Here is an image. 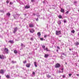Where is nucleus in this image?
Listing matches in <instances>:
<instances>
[{
  "label": "nucleus",
  "instance_id": "1",
  "mask_svg": "<svg viewBox=\"0 0 79 79\" xmlns=\"http://www.w3.org/2000/svg\"><path fill=\"white\" fill-rule=\"evenodd\" d=\"M4 52H5L6 54H8L9 53V51L8 48H5L4 49Z\"/></svg>",
  "mask_w": 79,
  "mask_h": 79
},
{
  "label": "nucleus",
  "instance_id": "2",
  "mask_svg": "<svg viewBox=\"0 0 79 79\" xmlns=\"http://www.w3.org/2000/svg\"><path fill=\"white\" fill-rule=\"evenodd\" d=\"M61 34V31H56V35H60Z\"/></svg>",
  "mask_w": 79,
  "mask_h": 79
},
{
  "label": "nucleus",
  "instance_id": "3",
  "mask_svg": "<svg viewBox=\"0 0 79 79\" xmlns=\"http://www.w3.org/2000/svg\"><path fill=\"white\" fill-rule=\"evenodd\" d=\"M55 67L56 68H58L60 67V64L59 63H57L55 65Z\"/></svg>",
  "mask_w": 79,
  "mask_h": 79
},
{
  "label": "nucleus",
  "instance_id": "4",
  "mask_svg": "<svg viewBox=\"0 0 79 79\" xmlns=\"http://www.w3.org/2000/svg\"><path fill=\"white\" fill-rule=\"evenodd\" d=\"M0 58L1 59H5V58H6V56H3V55H0Z\"/></svg>",
  "mask_w": 79,
  "mask_h": 79
},
{
  "label": "nucleus",
  "instance_id": "5",
  "mask_svg": "<svg viewBox=\"0 0 79 79\" xmlns=\"http://www.w3.org/2000/svg\"><path fill=\"white\" fill-rule=\"evenodd\" d=\"M19 16V15H18L17 14H16L14 16V17L15 19H18V18Z\"/></svg>",
  "mask_w": 79,
  "mask_h": 79
},
{
  "label": "nucleus",
  "instance_id": "6",
  "mask_svg": "<svg viewBox=\"0 0 79 79\" xmlns=\"http://www.w3.org/2000/svg\"><path fill=\"white\" fill-rule=\"evenodd\" d=\"M34 24L33 23H30L29 24L30 27H34Z\"/></svg>",
  "mask_w": 79,
  "mask_h": 79
},
{
  "label": "nucleus",
  "instance_id": "7",
  "mask_svg": "<svg viewBox=\"0 0 79 79\" xmlns=\"http://www.w3.org/2000/svg\"><path fill=\"white\" fill-rule=\"evenodd\" d=\"M18 30V28L17 27H15V28H14V30L13 31V33L14 34L16 33V32Z\"/></svg>",
  "mask_w": 79,
  "mask_h": 79
},
{
  "label": "nucleus",
  "instance_id": "8",
  "mask_svg": "<svg viewBox=\"0 0 79 79\" xmlns=\"http://www.w3.org/2000/svg\"><path fill=\"white\" fill-rule=\"evenodd\" d=\"M31 64L30 63H27L26 64V66L27 68H29L30 66H31Z\"/></svg>",
  "mask_w": 79,
  "mask_h": 79
},
{
  "label": "nucleus",
  "instance_id": "9",
  "mask_svg": "<svg viewBox=\"0 0 79 79\" xmlns=\"http://www.w3.org/2000/svg\"><path fill=\"white\" fill-rule=\"evenodd\" d=\"M25 8L26 9H28L29 8H30V6L29 5H27L25 6Z\"/></svg>",
  "mask_w": 79,
  "mask_h": 79
},
{
  "label": "nucleus",
  "instance_id": "10",
  "mask_svg": "<svg viewBox=\"0 0 79 79\" xmlns=\"http://www.w3.org/2000/svg\"><path fill=\"white\" fill-rule=\"evenodd\" d=\"M0 73L3 74L4 73V70L3 69L0 70Z\"/></svg>",
  "mask_w": 79,
  "mask_h": 79
},
{
  "label": "nucleus",
  "instance_id": "11",
  "mask_svg": "<svg viewBox=\"0 0 79 79\" xmlns=\"http://www.w3.org/2000/svg\"><path fill=\"white\" fill-rule=\"evenodd\" d=\"M74 45H75V46H77L78 45H79V42H76L75 43H74Z\"/></svg>",
  "mask_w": 79,
  "mask_h": 79
},
{
  "label": "nucleus",
  "instance_id": "12",
  "mask_svg": "<svg viewBox=\"0 0 79 79\" xmlns=\"http://www.w3.org/2000/svg\"><path fill=\"white\" fill-rule=\"evenodd\" d=\"M35 31V30H34L33 29L30 30V32H31V33H34Z\"/></svg>",
  "mask_w": 79,
  "mask_h": 79
},
{
  "label": "nucleus",
  "instance_id": "13",
  "mask_svg": "<svg viewBox=\"0 0 79 79\" xmlns=\"http://www.w3.org/2000/svg\"><path fill=\"white\" fill-rule=\"evenodd\" d=\"M57 23H58L59 26H60V25H61V21L59 20L57 22Z\"/></svg>",
  "mask_w": 79,
  "mask_h": 79
},
{
  "label": "nucleus",
  "instance_id": "14",
  "mask_svg": "<svg viewBox=\"0 0 79 79\" xmlns=\"http://www.w3.org/2000/svg\"><path fill=\"white\" fill-rule=\"evenodd\" d=\"M37 35L39 36V37L40 38V35H41V34H40V32H39L37 33Z\"/></svg>",
  "mask_w": 79,
  "mask_h": 79
},
{
  "label": "nucleus",
  "instance_id": "15",
  "mask_svg": "<svg viewBox=\"0 0 79 79\" xmlns=\"http://www.w3.org/2000/svg\"><path fill=\"white\" fill-rule=\"evenodd\" d=\"M8 42L9 43H10V44H13V43H14V42L13 40H10L8 41Z\"/></svg>",
  "mask_w": 79,
  "mask_h": 79
},
{
  "label": "nucleus",
  "instance_id": "16",
  "mask_svg": "<svg viewBox=\"0 0 79 79\" xmlns=\"http://www.w3.org/2000/svg\"><path fill=\"white\" fill-rule=\"evenodd\" d=\"M34 65H35V67H37V66L36 65V62H34Z\"/></svg>",
  "mask_w": 79,
  "mask_h": 79
},
{
  "label": "nucleus",
  "instance_id": "17",
  "mask_svg": "<svg viewBox=\"0 0 79 79\" xmlns=\"http://www.w3.org/2000/svg\"><path fill=\"white\" fill-rule=\"evenodd\" d=\"M14 52L15 54H16V53H18V51H16V50H15L14 51Z\"/></svg>",
  "mask_w": 79,
  "mask_h": 79
},
{
  "label": "nucleus",
  "instance_id": "18",
  "mask_svg": "<svg viewBox=\"0 0 79 79\" xmlns=\"http://www.w3.org/2000/svg\"><path fill=\"white\" fill-rule=\"evenodd\" d=\"M48 56V54H45L44 56V57L45 58H47Z\"/></svg>",
  "mask_w": 79,
  "mask_h": 79
},
{
  "label": "nucleus",
  "instance_id": "19",
  "mask_svg": "<svg viewBox=\"0 0 79 79\" xmlns=\"http://www.w3.org/2000/svg\"><path fill=\"white\" fill-rule=\"evenodd\" d=\"M21 47H25V45L22 43L21 44Z\"/></svg>",
  "mask_w": 79,
  "mask_h": 79
},
{
  "label": "nucleus",
  "instance_id": "20",
  "mask_svg": "<svg viewBox=\"0 0 79 79\" xmlns=\"http://www.w3.org/2000/svg\"><path fill=\"white\" fill-rule=\"evenodd\" d=\"M7 16H10V13H8L6 14Z\"/></svg>",
  "mask_w": 79,
  "mask_h": 79
},
{
  "label": "nucleus",
  "instance_id": "21",
  "mask_svg": "<svg viewBox=\"0 0 79 79\" xmlns=\"http://www.w3.org/2000/svg\"><path fill=\"white\" fill-rule=\"evenodd\" d=\"M16 63V62L15 61H11V63H12V64H15V63Z\"/></svg>",
  "mask_w": 79,
  "mask_h": 79
},
{
  "label": "nucleus",
  "instance_id": "22",
  "mask_svg": "<svg viewBox=\"0 0 79 79\" xmlns=\"http://www.w3.org/2000/svg\"><path fill=\"white\" fill-rule=\"evenodd\" d=\"M58 18L60 19L62 18V16L61 15H59L58 16Z\"/></svg>",
  "mask_w": 79,
  "mask_h": 79
},
{
  "label": "nucleus",
  "instance_id": "23",
  "mask_svg": "<svg viewBox=\"0 0 79 79\" xmlns=\"http://www.w3.org/2000/svg\"><path fill=\"white\" fill-rule=\"evenodd\" d=\"M6 77L7 79H9L10 78V76L9 75H7V76H6Z\"/></svg>",
  "mask_w": 79,
  "mask_h": 79
},
{
  "label": "nucleus",
  "instance_id": "24",
  "mask_svg": "<svg viewBox=\"0 0 79 79\" xmlns=\"http://www.w3.org/2000/svg\"><path fill=\"white\" fill-rule=\"evenodd\" d=\"M60 58H61V59H62V60H63V59H64V56H61Z\"/></svg>",
  "mask_w": 79,
  "mask_h": 79
},
{
  "label": "nucleus",
  "instance_id": "25",
  "mask_svg": "<svg viewBox=\"0 0 79 79\" xmlns=\"http://www.w3.org/2000/svg\"><path fill=\"white\" fill-rule=\"evenodd\" d=\"M47 77L48 78H50L51 77V76H50V75H47Z\"/></svg>",
  "mask_w": 79,
  "mask_h": 79
},
{
  "label": "nucleus",
  "instance_id": "26",
  "mask_svg": "<svg viewBox=\"0 0 79 79\" xmlns=\"http://www.w3.org/2000/svg\"><path fill=\"white\" fill-rule=\"evenodd\" d=\"M63 21L64 23H66V19L64 20Z\"/></svg>",
  "mask_w": 79,
  "mask_h": 79
},
{
  "label": "nucleus",
  "instance_id": "27",
  "mask_svg": "<svg viewBox=\"0 0 79 79\" xmlns=\"http://www.w3.org/2000/svg\"><path fill=\"white\" fill-rule=\"evenodd\" d=\"M42 47L43 48H44V49H45V46H44V45H43L42 46Z\"/></svg>",
  "mask_w": 79,
  "mask_h": 79
},
{
  "label": "nucleus",
  "instance_id": "28",
  "mask_svg": "<svg viewBox=\"0 0 79 79\" xmlns=\"http://www.w3.org/2000/svg\"><path fill=\"white\" fill-rule=\"evenodd\" d=\"M61 12H64V10H63V9H61Z\"/></svg>",
  "mask_w": 79,
  "mask_h": 79
},
{
  "label": "nucleus",
  "instance_id": "29",
  "mask_svg": "<svg viewBox=\"0 0 79 79\" xmlns=\"http://www.w3.org/2000/svg\"><path fill=\"white\" fill-rule=\"evenodd\" d=\"M71 32L72 33H74L75 32V31H74V30H72Z\"/></svg>",
  "mask_w": 79,
  "mask_h": 79
},
{
  "label": "nucleus",
  "instance_id": "30",
  "mask_svg": "<svg viewBox=\"0 0 79 79\" xmlns=\"http://www.w3.org/2000/svg\"><path fill=\"white\" fill-rule=\"evenodd\" d=\"M61 55H63L65 56L66 55L64 54V53H63V52L61 53Z\"/></svg>",
  "mask_w": 79,
  "mask_h": 79
},
{
  "label": "nucleus",
  "instance_id": "31",
  "mask_svg": "<svg viewBox=\"0 0 79 79\" xmlns=\"http://www.w3.org/2000/svg\"><path fill=\"white\" fill-rule=\"evenodd\" d=\"M23 64H26L27 63V61L26 60L23 61Z\"/></svg>",
  "mask_w": 79,
  "mask_h": 79
},
{
  "label": "nucleus",
  "instance_id": "32",
  "mask_svg": "<svg viewBox=\"0 0 79 79\" xmlns=\"http://www.w3.org/2000/svg\"><path fill=\"white\" fill-rule=\"evenodd\" d=\"M30 40H32V41L34 40V39L33 38H31V39H30Z\"/></svg>",
  "mask_w": 79,
  "mask_h": 79
},
{
  "label": "nucleus",
  "instance_id": "33",
  "mask_svg": "<svg viewBox=\"0 0 79 79\" xmlns=\"http://www.w3.org/2000/svg\"><path fill=\"white\" fill-rule=\"evenodd\" d=\"M13 3L11 2H10V5H13Z\"/></svg>",
  "mask_w": 79,
  "mask_h": 79
},
{
  "label": "nucleus",
  "instance_id": "34",
  "mask_svg": "<svg viewBox=\"0 0 79 79\" xmlns=\"http://www.w3.org/2000/svg\"><path fill=\"white\" fill-rule=\"evenodd\" d=\"M48 36V35H45L44 36V37L45 38H46V37H47Z\"/></svg>",
  "mask_w": 79,
  "mask_h": 79
},
{
  "label": "nucleus",
  "instance_id": "35",
  "mask_svg": "<svg viewBox=\"0 0 79 79\" xmlns=\"http://www.w3.org/2000/svg\"><path fill=\"white\" fill-rule=\"evenodd\" d=\"M40 40H44V38H40Z\"/></svg>",
  "mask_w": 79,
  "mask_h": 79
},
{
  "label": "nucleus",
  "instance_id": "36",
  "mask_svg": "<svg viewBox=\"0 0 79 79\" xmlns=\"http://www.w3.org/2000/svg\"><path fill=\"white\" fill-rule=\"evenodd\" d=\"M44 50H47V51H48V48H46L44 49Z\"/></svg>",
  "mask_w": 79,
  "mask_h": 79
},
{
  "label": "nucleus",
  "instance_id": "37",
  "mask_svg": "<svg viewBox=\"0 0 79 79\" xmlns=\"http://www.w3.org/2000/svg\"><path fill=\"white\" fill-rule=\"evenodd\" d=\"M63 70H64V68H62V69H61V70H62V72H61V73H63Z\"/></svg>",
  "mask_w": 79,
  "mask_h": 79
},
{
  "label": "nucleus",
  "instance_id": "38",
  "mask_svg": "<svg viewBox=\"0 0 79 79\" xmlns=\"http://www.w3.org/2000/svg\"><path fill=\"white\" fill-rule=\"evenodd\" d=\"M74 3L75 4H76L77 3V2L76 1H75L74 2Z\"/></svg>",
  "mask_w": 79,
  "mask_h": 79
},
{
  "label": "nucleus",
  "instance_id": "39",
  "mask_svg": "<svg viewBox=\"0 0 79 79\" xmlns=\"http://www.w3.org/2000/svg\"><path fill=\"white\" fill-rule=\"evenodd\" d=\"M65 75H63V78H64L65 77Z\"/></svg>",
  "mask_w": 79,
  "mask_h": 79
},
{
  "label": "nucleus",
  "instance_id": "40",
  "mask_svg": "<svg viewBox=\"0 0 79 79\" xmlns=\"http://www.w3.org/2000/svg\"><path fill=\"white\" fill-rule=\"evenodd\" d=\"M32 73L33 75H35V73L34 72H32Z\"/></svg>",
  "mask_w": 79,
  "mask_h": 79
},
{
  "label": "nucleus",
  "instance_id": "41",
  "mask_svg": "<svg viewBox=\"0 0 79 79\" xmlns=\"http://www.w3.org/2000/svg\"><path fill=\"white\" fill-rule=\"evenodd\" d=\"M66 14H68V13H69V11H67L66 12Z\"/></svg>",
  "mask_w": 79,
  "mask_h": 79
},
{
  "label": "nucleus",
  "instance_id": "42",
  "mask_svg": "<svg viewBox=\"0 0 79 79\" xmlns=\"http://www.w3.org/2000/svg\"><path fill=\"white\" fill-rule=\"evenodd\" d=\"M57 48L58 49H60V48L58 46H57Z\"/></svg>",
  "mask_w": 79,
  "mask_h": 79
},
{
  "label": "nucleus",
  "instance_id": "43",
  "mask_svg": "<svg viewBox=\"0 0 79 79\" xmlns=\"http://www.w3.org/2000/svg\"><path fill=\"white\" fill-rule=\"evenodd\" d=\"M6 3H9V1L7 0V1H6Z\"/></svg>",
  "mask_w": 79,
  "mask_h": 79
},
{
  "label": "nucleus",
  "instance_id": "44",
  "mask_svg": "<svg viewBox=\"0 0 79 79\" xmlns=\"http://www.w3.org/2000/svg\"><path fill=\"white\" fill-rule=\"evenodd\" d=\"M71 75H72V74H69V77H71Z\"/></svg>",
  "mask_w": 79,
  "mask_h": 79
},
{
  "label": "nucleus",
  "instance_id": "45",
  "mask_svg": "<svg viewBox=\"0 0 79 79\" xmlns=\"http://www.w3.org/2000/svg\"><path fill=\"white\" fill-rule=\"evenodd\" d=\"M40 15H37V17H40Z\"/></svg>",
  "mask_w": 79,
  "mask_h": 79
},
{
  "label": "nucleus",
  "instance_id": "46",
  "mask_svg": "<svg viewBox=\"0 0 79 79\" xmlns=\"http://www.w3.org/2000/svg\"><path fill=\"white\" fill-rule=\"evenodd\" d=\"M36 20L37 21L39 20V19H38V18H37L36 19Z\"/></svg>",
  "mask_w": 79,
  "mask_h": 79
},
{
  "label": "nucleus",
  "instance_id": "47",
  "mask_svg": "<svg viewBox=\"0 0 79 79\" xmlns=\"http://www.w3.org/2000/svg\"><path fill=\"white\" fill-rule=\"evenodd\" d=\"M31 2H34V0H31Z\"/></svg>",
  "mask_w": 79,
  "mask_h": 79
},
{
  "label": "nucleus",
  "instance_id": "48",
  "mask_svg": "<svg viewBox=\"0 0 79 79\" xmlns=\"http://www.w3.org/2000/svg\"><path fill=\"white\" fill-rule=\"evenodd\" d=\"M1 12H2V13H3V10H1L0 11Z\"/></svg>",
  "mask_w": 79,
  "mask_h": 79
},
{
  "label": "nucleus",
  "instance_id": "49",
  "mask_svg": "<svg viewBox=\"0 0 79 79\" xmlns=\"http://www.w3.org/2000/svg\"><path fill=\"white\" fill-rule=\"evenodd\" d=\"M58 41H59V42H61V40H58Z\"/></svg>",
  "mask_w": 79,
  "mask_h": 79
},
{
  "label": "nucleus",
  "instance_id": "50",
  "mask_svg": "<svg viewBox=\"0 0 79 79\" xmlns=\"http://www.w3.org/2000/svg\"><path fill=\"white\" fill-rule=\"evenodd\" d=\"M33 15H34V16H35V14H33Z\"/></svg>",
  "mask_w": 79,
  "mask_h": 79
},
{
  "label": "nucleus",
  "instance_id": "51",
  "mask_svg": "<svg viewBox=\"0 0 79 79\" xmlns=\"http://www.w3.org/2000/svg\"><path fill=\"white\" fill-rule=\"evenodd\" d=\"M76 76H79V75L78 74H77L76 75Z\"/></svg>",
  "mask_w": 79,
  "mask_h": 79
},
{
  "label": "nucleus",
  "instance_id": "52",
  "mask_svg": "<svg viewBox=\"0 0 79 79\" xmlns=\"http://www.w3.org/2000/svg\"><path fill=\"white\" fill-rule=\"evenodd\" d=\"M56 52H58V50H56Z\"/></svg>",
  "mask_w": 79,
  "mask_h": 79
},
{
  "label": "nucleus",
  "instance_id": "53",
  "mask_svg": "<svg viewBox=\"0 0 79 79\" xmlns=\"http://www.w3.org/2000/svg\"><path fill=\"white\" fill-rule=\"evenodd\" d=\"M38 27H39V25H36Z\"/></svg>",
  "mask_w": 79,
  "mask_h": 79
},
{
  "label": "nucleus",
  "instance_id": "54",
  "mask_svg": "<svg viewBox=\"0 0 79 79\" xmlns=\"http://www.w3.org/2000/svg\"><path fill=\"white\" fill-rule=\"evenodd\" d=\"M59 37H61V35H60V36H59Z\"/></svg>",
  "mask_w": 79,
  "mask_h": 79
},
{
  "label": "nucleus",
  "instance_id": "55",
  "mask_svg": "<svg viewBox=\"0 0 79 79\" xmlns=\"http://www.w3.org/2000/svg\"><path fill=\"white\" fill-rule=\"evenodd\" d=\"M69 50H70V51L71 50V49H69Z\"/></svg>",
  "mask_w": 79,
  "mask_h": 79
},
{
  "label": "nucleus",
  "instance_id": "56",
  "mask_svg": "<svg viewBox=\"0 0 79 79\" xmlns=\"http://www.w3.org/2000/svg\"><path fill=\"white\" fill-rule=\"evenodd\" d=\"M1 77L0 76V79L1 78Z\"/></svg>",
  "mask_w": 79,
  "mask_h": 79
},
{
  "label": "nucleus",
  "instance_id": "57",
  "mask_svg": "<svg viewBox=\"0 0 79 79\" xmlns=\"http://www.w3.org/2000/svg\"><path fill=\"white\" fill-rule=\"evenodd\" d=\"M25 16H26V14H25Z\"/></svg>",
  "mask_w": 79,
  "mask_h": 79
},
{
  "label": "nucleus",
  "instance_id": "58",
  "mask_svg": "<svg viewBox=\"0 0 79 79\" xmlns=\"http://www.w3.org/2000/svg\"><path fill=\"white\" fill-rule=\"evenodd\" d=\"M65 64H67V63H65Z\"/></svg>",
  "mask_w": 79,
  "mask_h": 79
},
{
  "label": "nucleus",
  "instance_id": "59",
  "mask_svg": "<svg viewBox=\"0 0 79 79\" xmlns=\"http://www.w3.org/2000/svg\"><path fill=\"white\" fill-rule=\"evenodd\" d=\"M30 44H31V42H30Z\"/></svg>",
  "mask_w": 79,
  "mask_h": 79
}]
</instances>
